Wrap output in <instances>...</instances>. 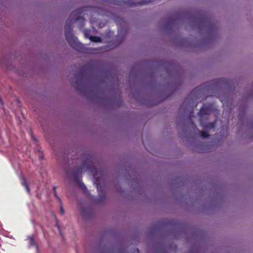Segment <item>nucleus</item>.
<instances>
[{
	"label": "nucleus",
	"mask_w": 253,
	"mask_h": 253,
	"mask_svg": "<svg viewBox=\"0 0 253 253\" xmlns=\"http://www.w3.org/2000/svg\"><path fill=\"white\" fill-rule=\"evenodd\" d=\"M65 36L67 41L70 44L72 43V42H75L76 41L75 38L73 36L72 30L70 29L65 31Z\"/></svg>",
	"instance_id": "1"
},
{
	"label": "nucleus",
	"mask_w": 253,
	"mask_h": 253,
	"mask_svg": "<svg viewBox=\"0 0 253 253\" xmlns=\"http://www.w3.org/2000/svg\"><path fill=\"white\" fill-rule=\"evenodd\" d=\"M21 184L22 185L24 186L27 190V191L28 192H30V189L29 188L28 185L27 183V181L25 179V178L24 177H21Z\"/></svg>",
	"instance_id": "2"
},
{
	"label": "nucleus",
	"mask_w": 253,
	"mask_h": 253,
	"mask_svg": "<svg viewBox=\"0 0 253 253\" xmlns=\"http://www.w3.org/2000/svg\"><path fill=\"white\" fill-rule=\"evenodd\" d=\"M89 40L91 42H99L101 41L100 38L97 36H90L89 38Z\"/></svg>",
	"instance_id": "3"
},
{
	"label": "nucleus",
	"mask_w": 253,
	"mask_h": 253,
	"mask_svg": "<svg viewBox=\"0 0 253 253\" xmlns=\"http://www.w3.org/2000/svg\"><path fill=\"white\" fill-rule=\"evenodd\" d=\"M201 136L203 138H207L209 136V134L208 132L203 131L201 132Z\"/></svg>",
	"instance_id": "4"
},
{
	"label": "nucleus",
	"mask_w": 253,
	"mask_h": 253,
	"mask_svg": "<svg viewBox=\"0 0 253 253\" xmlns=\"http://www.w3.org/2000/svg\"><path fill=\"white\" fill-rule=\"evenodd\" d=\"M29 240L30 244L31 245H35V241H34V238L32 237H29Z\"/></svg>",
	"instance_id": "5"
},
{
	"label": "nucleus",
	"mask_w": 253,
	"mask_h": 253,
	"mask_svg": "<svg viewBox=\"0 0 253 253\" xmlns=\"http://www.w3.org/2000/svg\"><path fill=\"white\" fill-rule=\"evenodd\" d=\"M53 189H54V193H55V187H53ZM55 195H56V194H55Z\"/></svg>",
	"instance_id": "6"
},
{
	"label": "nucleus",
	"mask_w": 253,
	"mask_h": 253,
	"mask_svg": "<svg viewBox=\"0 0 253 253\" xmlns=\"http://www.w3.org/2000/svg\"><path fill=\"white\" fill-rule=\"evenodd\" d=\"M86 31H85V32H84V35H85V37L86 36Z\"/></svg>",
	"instance_id": "7"
},
{
	"label": "nucleus",
	"mask_w": 253,
	"mask_h": 253,
	"mask_svg": "<svg viewBox=\"0 0 253 253\" xmlns=\"http://www.w3.org/2000/svg\"><path fill=\"white\" fill-rule=\"evenodd\" d=\"M83 188H85L84 185H83Z\"/></svg>",
	"instance_id": "8"
}]
</instances>
